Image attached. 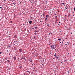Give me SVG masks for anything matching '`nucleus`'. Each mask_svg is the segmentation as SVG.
<instances>
[{"label":"nucleus","mask_w":75,"mask_h":75,"mask_svg":"<svg viewBox=\"0 0 75 75\" xmlns=\"http://www.w3.org/2000/svg\"><path fill=\"white\" fill-rule=\"evenodd\" d=\"M54 46H55L53 44H52V45H50V47L51 49H52V50L55 49V48H54Z\"/></svg>","instance_id":"obj_1"},{"label":"nucleus","mask_w":75,"mask_h":75,"mask_svg":"<svg viewBox=\"0 0 75 75\" xmlns=\"http://www.w3.org/2000/svg\"><path fill=\"white\" fill-rule=\"evenodd\" d=\"M32 61L33 60H32V59H31V58L29 59V62H32Z\"/></svg>","instance_id":"obj_2"},{"label":"nucleus","mask_w":75,"mask_h":75,"mask_svg":"<svg viewBox=\"0 0 75 75\" xmlns=\"http://www.w3.org/2000/svg\"><path fill=\"white\" fill-rule=\"evenodd\" d=\"M19 51L20 52H22V51H23V50H22V49H20L19 50Z\"/></svg>","instance_id":"obj_3"},{"label":"nucleus","mask_w":75,"mask_h":75,"mask_svg":"<svg viewBox=\"0 0 75 75\" xmlns=\"http://www.w3.org/2000/svg\"><path fill=\"white\" fill-rule=\"evenodd\" d=\"M14 59L15 60V61H16V56H15L13 57Z\"/></svg>","instance_id":"obj_4"},{"label":"nucleus","mask_w":75,"mask_h":75,"mask_svg":"<svg viewBox=\"0 0 75 75\" xmlns=\"http://www.w3.org/2000/svg\"><path fill=\"white\" fill-rule=\"evenodd\" d=\"M67 74L68 75H69V71H67Z\"/></svg>","instance_id":"obj_5"},{"label":"nucleus","mask_w":75,"mask_h":75,"mask_svg":"<svg viewBox=\"0 0 75 75\" xmlns=\"http://www.w3.org/2000/svg\"><path fill=\"white\" fill-rule=\"evenodd\" d=\"M14 38H17V36L16 35H15L14 37Z\"/></svg>","instance_id":"obj_6"},{"label":"nucleus","mask_w":75,"mask_h":75,"mask_svg":"<svg viewBox=\"0 0 75 75\" xmlns=\"http://www.w3.org/2000/svg\"><path fill=\"white\" fill-rule=\"evenodd\" d=\"M42 15L44 16V17H45V13L44 12L43 13H42Z\"/></svg>","instance_id":"obj_7"},{"label":"nucleus","mask_w":75,"mask_h":75,"mask_svg":"<svg viewBox=\"0 0 75 75\" xmlns=\"http://www.w3.org/2000/svg\"><path fill=\"white\" fill-rule=\"evenodd\" d=\"M46 17H47V18H48V17H49V15H47L46 16Z\"/></svg>","instance_id":"obj_8"},{"label":"nucleus","mask_w":75,"mask_h":75,"mask_svg":"<svg viewBox=\"0 0 75 75\" xmlns=\"http://www.w3.org/2000/svg\"><path fill=\"white\" fill-rule=\"evenodd\" d=\"M29 24H31V23H32V21H29Z\"/></svg>","instance_id":"obj_9"},{"label":"nucleus","mask_w":75,"mask_h":75,"mask_svg":"<svg viewBox=\"0 0 75 75\" xmlns=\"http://www.w3.org/2000/svg\"><path fill=\"white\" fill-rule=\"evenodd\" d=\"M58 40L59 41H61V38L59 39H58Z\"/></svg>","instance_id":"obj_10"},{"label":"nucleus","mask_w":75,"mask_h":75,"mask_svg":"<svg viewBox=\"0 0 75 75\" xmlns=\"http://www.w3.org/2000/svg\"><path fill=\"white\" fill-rule=\"evenodd\" d=\"M55 19H57V16H55Z\"/></svg>","instance_id":"obj_11"},{"label":"nucleus","mask_w":75,"mask_h":75,"mask_svg":"<svg viewBox=\"0 0 75 75\" xmlns=\"http://www.w3.org/2000/svg\"><path fill=\"white\" fill-rule=\"evenodd\" d=\"M66 61H68V60L67 59H66V60H65L64 61V62H66Z\"/></svg>","instance_id":"obj_12"},{"label":"nucleus","mask_w":75,"mask_h":75,"mask_svg":"<svg viewBox=\"0 0 75 75\" xmlns=\"http://www.w3.org/2000/svg\"><path fill=\"white\" fill-rule=\"evenodd\" d=\"M7 62H10V60H8Z\"/></svg>","instance_id":"obj_13"},{"label":"nucleus","mask_w":75,"mask_h":75,"mask_svg":"<svg viewBox=\"0 0 75 75\" xmlns=\"http://www.w3.org/2000/svg\"><path fill=\"white\" fill-rule=\"evenodd\" d=\"M13 57V55H11V56H10L11 58Z\"/></svg>","instance_id":"obj_14"},{"label":"nucleus","mask_w":75,"mask_h":75,"mask_svg":"<svg viewBox=\"0 0 75 75\" xmlns=\"http://www.w3.org/2000/svg\"><path fill=\"white\" fill-rule=\"evenodd\" d=\"M47 26L48 27H49L50 26V25H49V24H47Z\"/></svg>","instance_id":"obj_15"},{"label":"nucleus","mask_w":75,"mask_h":75,"mask_svg":"<svg viewBox=\"0 0 75 75\" xmlns=\"http://www.w3.org/2000/svg\"><path fill=\"white\" fill-rule=\"evenodd\" d=\"M54 57H55V56H57V54H56V53H55L54 54Z\"/></svg>","instance_id":"obj_16"},{"label":"nucleus","mask_w":75,"mask_h":75,"mask_svg":"<svg viewBox=\"0 0 75 75\" xmlns=\"http://www.w3.org/2000/svg\"><path fill=\"white\" fill-rule=\"evenodd\" d=\"M56 58H57V59H58V56H56Z\"/></svg>","instance_id":"obj_17"},{"label":"nucleus","mask_w":75,"mask_h":75,"mask_svg":"<svg viewBox=\"0 0 75 75\" xmlns=\"http://www.w3.org/2000/svg\"><path fill=\"white\" fill-rule=\"evenodd\" d=\"M67 44H68V45H69V42H67Z\"/></svg>","instance_id":"obj_18"},{"label":"nucleus","mask_w":75,"mask_h":75,"mask_svg":"<svg viewBox=\"0 0 75 75\" xmlns=\"http://www.w3.org/2000/svg\"><path fill=\"white\" fill-rule=\"evenodd\" d=\"M24 59V57H22L21 58V59Z\"/></svg>","instance_id":"obj_19"},{"label":"nucleus","mask_w":75,"mask_h":75,"mask_svg":"<svg viewBox=\"0 0 75 75\" xmlns=\"http://www.w3.org/2000/svg\"><path fill=\"white\" fill-rule=\"evenodd\" d=\"M68 16H70V13H69L68 14Z\"/></svg>","instance_id":"obj_20"},{"label":"nucleus","mask_w":75,"mask_h":75,"mask_svg":"<svg viewBox=\"0 0 75 75\" xmlns=\"http://www.w3.org/2000/svg\"><path fill=\"white\" fill-rule=\"evenodd\" d=\"M34 34L35 35H37V33H34Z\"/></svg>","instance_id":"obj_21"},{"label":"nucleus","mask_w":75,"mask_h":75,"mask_svg":"<svg viewBox=\"0 0 75 75\" xmlns=\"http://www.w3.org/2000/svg\"><path fill=\"white\" fill-rule=\"evenodd\" d=\"M66 9L67 10V6L66 7H65Z\"/></svg>","instance_id":"obj_22"},{"label":"nucleus","mask_w":75,"mask_h":75,"mask_svg":"<svg viewBox=\"0 0 75 75\" xmlns=\"http://www.w3.org/2000/svg\"><path fill=\"white\" fill-rule=\"evenodd\" d=\"M33 38H34L35 39L36 38L35 37V36H33Z\"/></svg>","instance_id":"obj_23"},{"label":"nucleus","mask_w":75,"mask_h":75,"mask_svg":"<svg viewBox=\"0 0 75 75\" xmlns=\"http://www.w3.org/2000/svg\"><path fill=\"white\" fill-rule=\"evenodd\" d=\"M11 45L9 46H8L9 48H10V47H11Z\"/></svg>","instance_id":"obj_24"},{"label":"nucleus","mask_w":75,"mask_h":75,"mask_svg":"<svg viewBox=\"0 0 75 75\" xmlns=\"http://www.w3.org/2000/svg\"><path fill=\"white\" fill-rule=\"evenodd\" d=\"M45 18L46 20H48V18Z\"/></svg>","instance_id":"obj_25"},{"label":"nucleus","mask_w":75,"mask_h":75,"mask_svg":"<svg viewBox=\"0 0 75 75\" xmlns=\"http://www.w3.org/2000/svg\"><path fill=\"white\" fill-rule=\"evenodd\" d=\"M74 11H75V8H74Z\"/></svg>","instance_id":"obj_26"},{"label":"nucleus","mask_w":75,"mask_h":75,"mask_svg":"<svg viewBox=\"0 0 75 75\" xmlns=\"http://www.w3.org/2000/svg\"><path fill=\"white\" fill-rule=\"evenodd\" d=\"M37 27H35V29H37Z\"/></svg>","instance_id":"obj_27"},{"label":"nucleus","mask_w":75,"mask_h":75,"mask_svg":"<svg viewBox=\"0 0 75 75\" xmlns=\"http://www.w3.org/2000/svg\"><path fill=\"white\" fill-rule=\"evenodd\" d=\"M13 4H14V5H15V6H16V5H15V3H13Z\"/></svg>","instance_id":"obj_28"},{"label":"nucleus","mask_w":75,"mask_h":75,"mask_svg":"<svg viewBox=\"0 0 75 75\" xmlns=\"http://www.w3.org/2000/svg\"><path fill=\"white\" fill-rule=\"evenodd\" d=\"M58 21V20L56 19V21L57 22Z\"/></svg>","instance_id":"obj_29"},{"label":"nucleus","mask_w":75,"mask_h":75,"mask_svg":"<svg viewBox=\"0 0 75 75\" xmlns=\"http://www.w3.org/2000/svg\"><path fill=\"white\" fill-rule=\"evenodd\" d=\"M2 54V52H0V54Z\"/></svg>","instance_id":"obj_30"},{"label":"nucleus","mask_w":75,"mask_h":75,"mask_svg":"<svg viewBox=\"0 0 75 75\" xmlns=\"http://www.w3.org/2000/svg\"><path fill=\"white\" fill-rule=\"evenodd\" d=\"M36 56V55H35V56L34 57H35V56Z\"/></svg>","instance_id":"obj_31"},{"label":"nucleus","mask_w":75,"mask_h":75,"mask_svg":"<svg viewBox=\"0 0 75 75\" xmlns=\"http://www.w3.org/2000/svg\"><path fill=\"white\" fill-rule=\"evenodd\" d=\"M42 64V65H43V66H44V64Z\"/></svg>","instance_id":"obj_32"},{"label":"nucleus","mask_w":75,"mask_h":75,"mask_svg":"<svg viewBox=\"0 0 75 75\" xmlns=\"http://www.w3.org/2000/svg\"><path fill=\"white\" fill-rule=\"evenodd\" d=\"M65 16H66V17H67V15H65Z\"/></svg>","instance_id":"obj_33"},{"label":"nucleus","mask_w":75,"mask_h":75,"mask_svg":"<svg viewBox=\"0 0 75 75\" xmlns=\"http://www.w3.org/2000/svg\"><path fill=\"white\" fill-rule=\"evenodd\" d=\"M62 4L63 5H64V3H62Z\"/></svg>","instance_id":"obj_34"},{"label":"nucleus","mask_w":75,"mask_h":75,"mask_svg":"<svg viewBox=\"0 0 75 75\" xmlns=\"http://www.w3.org/2000/svg\"><path fill=\"white\" fill-rule=\"evenodd\" d=\"M55 16H57V13H55Z\"/></svg>","instance_id":"obj_35"},{"label":"nucleus","mask_w":75,"mask_h":75,"mask_svg":"<svg viewBox=\"0 0 75 75\" xmlns=\"http://www.w3.org/2000/svg\"><path fill=\"white\" fill-rule=\"evenodd\" d=\"M7 52H8V50H7Z\"/></svg>","instance_id":"obj_36"},{"label":"nucleus","mask_w":75,"mask_h":75,"mask_svg":"<svg viewBox=\"0 0 75 75\" xmlns=\"http://www.w3.org/2000/svg\"><path fill=\"white\" fill-rule=\"evenodd\" d=\"M67 45V44H65V45Z\"/></svg>","instance_id":"obj_37"},{"label":"nucleus","mask_w":75,"mask_h":75,"mask_svg":"<svg viewBox=\"0 0 75 75\" xmlns=\"http://www.w3.org/2000/svg\"><path fill=\"white\" fill-rule=\"evenodd\" d=\"M38 53H36V55H38Z\"/></svg>","instance_id":"obj_38"},{"label":"nucleus","mask_w":75,"mask_h":75,"mask_svg":"<svg viewBox=\"0 0 75 75\" xmlns=\"http://www.w3.org/2000/svg\"><path fill=\"white\" fill-rule=\"evenodd\" d=\"M49 35H50V33H49Z\"/></svg>","instance_id":"obj_39"},{"label":"nucleus","mask_w":75,"mask_h":75,"mask_svg":"<svg viewBox=\"0 0 75 75\" xmlns=\"http://www.w3.org/2000/svg\"><path fill=\"white\" fill-rule=\"evenodd\" d=\"M55 48H56V46H55Z\"/></svg>","instance_id":"obj_40"},{"label":"nucleus","mask_w":75,"mask_h":75,"mask_svg":"<svg viewBox=\"0 0 75 75\" xmlns=\"http://www.w3.org/2000/svg\"><path fill=\"white\" fill-rule=\"evenodd\" d=\"M63 41H64V40H63Z\"/></svg>","instance_id":"obj_41"},{"label":"nucleus","mask_w":75,"mask_h":75,"mask_svg":"<svg viewBox=\"0 0 75 75\" xmlns=\"http://www.w3.org/2000/svg\"><path fill=\"white\" fill-rule=\"evenodd\" d=\"M25 30H26V28H25Z\"/></svg>","instance_id":"obj_42"},{"label":"nucleus","mask_w":75,"mask_h":75,"mask_svg":"<svg viewBox=\"0 0 75 75\" xmlns=\"http://www.w3.org/2000/svg\"><path fill=\"white\" fill-rule=\"evenodd\" d=\"M28 72H29V71H27Z\"/></svg>","instance_id":"obj_43"},{"label":"nucleus","mask_w":75,"mask_h":75,"mask_svg":"<svg viewBox=\"0 0 75 75\" xmlns=\"http://www.w3.org/2000/svg\"><path fill=\"white\" fill-rule=\"evenodd\" d=\"M58 25H59V24H58Z\"/></svg>","instance_id":"obj_44"},{"label":"nucleus","mask_w":75,"mask_h":75,"mask_svg":"<svg viewBox=\"0 0 75 75\" xmlns=\"http://www.w3.org/2000/svg\"><path fill=\"white\" fill-rule=\"evenodd\" d=\"M0 8H2V7H0Z\"/></svg>","instance_id":"obj_45"},{"label":"nucleus","mask_w":75,"mask_h":75,"mask_svg":"<svg viewBox=\"0 0 75 75\" xmlns=\"http://www.w3.org/2000/svg\"><path fill=\"white\" fill-rule=\"evenodd\" d=\"M28 33H30V31H28Z\"/></svg>","instance_id":"obj_46"},{"label":"nucleus","mask_w":75,"mask_h":75,"mask_svg":"<svg viewBox=\"0 0 75 75\" xmlns=\"http://www.w3.org/2000/svg\"><path fill=\"white\" fill-rule=\"evenodd\" d=\"M62 42V44H63V42Z\"/></svg>","instance_id":"obj_47"},{"label":"nucleus","mask_w":75,"mask_h":75,"mask_svg":"<svg viewBox=\"0 0 75 75\" xmlns=\"http://www.w3.org/2000/svg\"><path fill=\"white\" fill-rule=\"evenodd\" d=\"M35 33H37V31H35Z\"/></svg>","instance_id":"obj_48"},{"label":"nucleus","mask_w":75,"mask_h":75,"mask_svg":"<svg viewBox=\"0 0 75 75\" xmlns=\"http://www.w3.org/2000/svg\"><path fill=\"white\" fill-rule=\"evenodd\" d=\"M12 2H13V1H12Z\"/></svg>","instance_id":"obj_49"},{"label":"nucleus","mask_w":75,"mask_h":75,"mask_svg":"<svg viewBox=\"0 0 75 75\" xmlns=\"http://www.w3.org/2000/svg\"><path fill=\"white\" fill-rule=\"evenodd\" d=\"M11 23H12V21H11Z\"/></svg>","instance_id":"obj_50"},{"label":"nucleus","mask_w":75,"mask_h":75,"mask_svg":"<svg viewBox=\"0 0 75 75\" xmlns=\"http://www.w3.org/2000/svg\"><path fill=\"white\" fill-rule=\"evenodd\" d=\"M53 59H55V58H53Z\"/></svg>","instance_id":"obj_51"},{"label":"nucleus","mask_w":75,"mask_h":75,"mask_svg":"<svg viewBox=\"0 0 75 75\" xmlns=\"http://www.w3.org/2000/svg\"><path fill=\"white\" fill-rule=\"evenodd\" d=\"M30 17H31V16H30Z\"/></svg>","instance_id":"obj_52"},{"label":"nucleus","mask_w":75,"mask_h":75,"mask_svg":"<svg viewBox=\"0 0 75 75\" xmlns=\"http://www.w3.org/2000/svg\"><path fill=\"white\" fill-rule=\"evenodd\" d=\"M40 61H41V62H42V60H41Z\"/></svg>","instance_id":"obj_53"},{"label":"nucleus","mask_w":75,"mask_h":75,"mask_svg":"<svg viewBox=\"0 0 75 75\" xmlns=\"http://www.w3.org/2000/svg\"><path fill=\"white\" fill-rule=\"evenodd\" d=\"M31 18H33V17H31Z\"/></svg>","instance_id":"obj_54"},{"label":"nucleus","mask_w":75,"mask_h":75,"mask_svg":"<svg viewBox=\"0 0 75 75\" xmlns=\"http://www.w3.org/2000/svg\"><path fill=\"white\" fill-rule=\"evenodd\" d=\"M36 57H37V56H38L36 55Z\"/></svg>","instance_id":"obj_55"},{"label":"nucleus","mask_w":75,"mask_h":75,"mask_svg":"<svg viewBox=\"0 0 75 75\" xmlns=\"http://www.w3.org/2000/svg\"><path fill=\"white\" fill-rule=\"evenodd\" d=\"M61 2H62V1H61Z\"/></svg>","instance_id":"obj_56"},{"label":"nucleus","mask_w":75,"mask_h":75,"mask_svg":"<svg viewBox=\"0 0 75 75\" xmlns=\"http://www.w3.org/2000/svg\"><path fill=\"white\" fill-rule=\"evenodd\" d=\"M60 43H61V42H60Z\"/></svg>","instance_id":"obj_57"},{"label":"nucleus","mask_w":75,"mask_h":75,"mask_svg":"<svg viewBox=\"0 0 75 75\" xmlns=\"http://www.w3.org/2000/svg\"><path fill=\"white\" fill-rule=\"evenodd\" d=\"M9 55H10V54H9Z\"/></svg>","instance_id":"obj_58"},{"label":"nucleus","mask_w":75,"mask_h":75,"mask_svg":"<svg viewBox=\"0 0 75 75\" xmlns=\"http://www.w3.org/2000/svg\"><path fill=\"white\" fill-rule=\"evenodd\" d=\"M61 23L60 22H59V23Z\"/></svg>","instance_id":"obj_59"},{"label":"nucleus","mask_w":75,"mask_h":75,"mask_svg":"<svg viewBox=\"0 0 75 75\" xmlns=\"http://www.w3.org/2000/svg\"><path fill=\"white\" fill-rule=\"evenodd\" d=\"M33 28V29H34V28Z\"/></svg>","instance_id":"obj_60"},{"label":"nucleus","mask_w":75,"mask_h":75,"mask_svg":"<svg viewBox=\"0 0 75 75\" xmlns=\"http://www.w3.org/2000/svg\"><path fill=\"white\" fill-rule=\"evenodd\" d=\"M42 22V21H40V22Z\"/></svg>","instance_id":"obj_61"},{"label":"nucleus","mask_w":75,"mask_h":75,"mask_svg":"<svg viewBox=\"0 0 75 75\" xmlns=\"http://www.w3.org/2000/svg\"><path fill=\"white\" fill-rule=\"evenodd\" d=\"M61 63H62V62H61Z\"/></svg>","instance_id":"obj_62"},{"label":"nucleus","mask_w":75,"mask_h":75,"mask_svg":"<svg viewBox=\"0 0 75 75\" xmlns=\"http://www.w3.org/2000/svg\"><path fill=\"white\" fill-rule=\"evenodd\" d=\"M60 31V32H61V31Z\"/></svg>","instance_id":"obj_63"},{"label":"nucleus","mask_w":75,"mask_h":75,"mask_svg":"<svg viewBox=\"0 0 75 75\" xmlns=\"http://www.w3.org/2000/svg\"><path fill=\"white\" fill-rule=\"evenodd\" d=\"M71 34H72V33H71Z\"/></svg>","instance_id":"obj_64"}]
</instances>
